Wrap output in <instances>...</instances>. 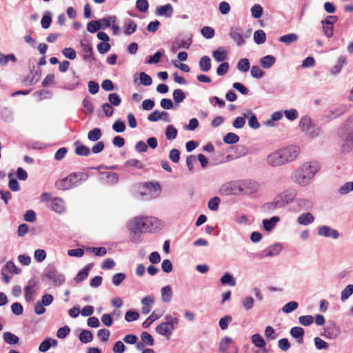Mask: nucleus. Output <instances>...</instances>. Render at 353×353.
<instances>
[{"label":"nucleus","mask_w":353,"mask_h":353,"mask_svg":"<svg viewBox=\"0 0 353 353\" xmlns=\"http://www.w3.org/2000/svg\"><path fill=\"white\" fill-rule=\"evenodd\" d=\"M259 188L257 181L252 179L241 180V194L251 195L256 193Z\"/></svg>","instance_id":"8"},{"label":"nucleus","mask_w":353,"mask_h":353,"mask_svg":"<svg viewBox=\"0 0 353 353\" xmlns=\"http://www.w3.org/2000/svg\"><path fill=\"white\" fill-rule=\"evenodd\" d=\"M299 128L302 132L312 138L317 137L320 134V129L316 126L311 118L307 116H305L301 119Z\"/></svg>","instance_id":"4"},{"label":"nucleus","mask_w":353,"mask_h":353,"mask_svg":"<svg viewBox=\"0 0 353 353\" xmlns=\"http://www.w3.org/2000/svg\"><path fill=\"white\" fill-rule=\"evenodd\" d=\"M252 342L259 348L265 347L266 343L263 338L259 334H254L251 337Z\"/></svg>","instance_id":"42"},{"label":"nucleus","mask_w":353,"mask_h":353,"mask_svg":"<svg viewBox=\"0 0 353 353\" xmlns=\"http://www.w3.org/2000/svg\"><path fill=\"white\" fill-rule=\"evenodd\" d=\"M233 343V340L228 337L225 336L219 342V350L222 353H226V351H228V346Z\"/></svg>","instance_id":"38"},{"label":"nucleus","mask_w":353,"mask_h":353,"mask_svg":"<svg viewBox=\"0 0 353 353\" xmlns=\"http://www.w3.org/2000/svg\"><path fill=\"white\" fill-rule=\"evenodd\" d=\"M229 36L238 46H241L245 44V40L243 37V30L240 27H232L229 32Z\"/></svg>","instance_id":"13"},{"label":"nucleus","mask_w":353,"mask_h":353,"mask_svg":"<svg viewBox=\"0 0 353 353\" xmlns=\"http://www.w3.org/2000/svg\"><path fill=\"white\" fill-rule=\"evenodd\" d=\"M102 134L100 128H96L90 130L88 134V139L92 142L97 141L101 137Z\"/></svg>","instance_id":"43"},{"label":"nucleus","mask_w":353,"mask_h":353,"mask_svg":"<svg viewBox=\"0 0 353 353\" xmlns=\"http://www.w3.org/2000/svg\"><path fill=\"white\" fill-rule=\"evenodd\" d=\"M220 203L221 199L217 196H214L209 200L208 207L212 211H216L219 209Z\"/></svg>","instance_id":"60"},{"label":"nucleus","mask_w":353,"mask_h":353,"mask_svg":"<svg viewBox=\"0 0 353 353\" xmlns=\"http://www.w3.org/2000/svg\"><path fill=\"white\" fill-rule=\"evenodd\" d=\"M162 314H157L156 312H153L142 323V326L144 328L148 327L155 320L159 319Z\"/></svg>","instance_id":"47"},{"label":"nucleus","mask_w":353,"mask_h":353,"mask_svg":"<svg viewBox=\"0 0 353 353\" xmlns=\"http://www.w3.org/2000/svg\"><path fill=\"white\" fill-rule=\"evenodd\" d=\"M253 37L254 42L258 45L264 43L266 40V34L262 30L255 31Z\"/></svg>","instance_id":"40"},{"label":"nucleus","mask_w":353,"mask_h":353,"mask_svg":"<svg viewBox=\"0 0 353 353\" xmlns=\"http://www.w3.org/2000/svg\"><path fill=\"white\" fill-rule=\"evenodd\" d=\"M239 141V137L233 132H229L223 137V142L227 144H234Z\"/></svg>","instance_id":"50"},{"label":"nucleus","mask_w":353,"mask_h":353,"mask_svg":"<svg viewBox=\"0 0 353 353\" xmlns=\"http://www.w3.org/2000/svg\"><path fill=\"white\" fill-rule=\"evenodd\" d=\"M276 58L272 55H266L260 59V64L262 68H270L275 63Z\"/></svg>","instance_id":"33"},{"label":"nucleus","mask_w":353,"mask_h":353,"mask_svg":"<svg viewBox=\"0 0 353 353\" xmlns=\"http://www.w3.org/2000/svg\"><path fill=\"white\" fill-rule=\"evenodd\" d=\"M299 304L296 301H290L285 304L282 307V311L285 314H289L298 308Z\"/></svg>","instance_id":"57"},{"label":"nucleus","mask_w":353,"mask_h":353,"mask_svg":"<svg viewBox=\"0 0 353 353\" xmlns=\"http://www.w3.org/2000/svg\"><path fill=\"white\" fill-rule=\"evenodd\" d=\"M178 131L173 125H169L165 129V137L168 140H173L176 139Z\"/></svg>","instance_id":"52"},{"label":"nucleus","mask_w":353,"mask_h":353,"mask_svg":"<svg viewBox=\"0 0 353 353\" xmlns=\"http://www.w3.org/2000/svg\"><path fill=\"white\" fill-rule=\"evenodd\" d=\"M266 163L268 165L274 168L281 167L287 164L280 149L268 155Z\"/></svg>","instance_id":"5"},{"label":"nucleus","mask_w":353,"mask_h":353,"mask_svg":"<svg viewBox=\"0 0 353 353\" xmlns=\"http://www.w3.org/2000/svg\"><path fill=\"white\" fill-rule=\"evenodd\" d=\"M141 302L143 305L142 307V313L146 315L149 314L152 310V307L154 303V297L153 295H148L142 298Z\"/></svg>","instance_id":"17"},{"label":"nucleus","mask_w":353,"mask_h":353,"mask_svg":"<svg viewBox=\"0 0 353 353\" xmlns=\"http://www.w3.org/2000/svg\"><path fill=\"white\" fill-rule=\"evenodd\" d=\"M314 221V216L309 212L300 214L296 219L297 223L301 225H308Z\"/></svg>","instance_id":"22"},{"label":"nucleus","mask_w":353,"mask_h":353,"mask_svg":"<svg viewBox=\"0 0 353 353\" xmlns=\"http://www.w3.org/2000/svg\"><path fill=\"white\" fill-rule=\"evenodd\" d=\"M185 99V94L181 89H176L173 92V99L175 103L179 104Z\"/></svg>","instance_id":"55"},{"label":"nucleus","mask_w":353,"mask_h":353,"mask_svg":"<svg viewBox=\"0 0 353 353\" xmlns=\"http://www.w3.org/2000/svg\"><path fill=\"white\" fill-rule=\"evenodd\" d=\"M192 38H188L187 39H176L174 41V45L177 46V48L188 49L190 45L192 44Z\"/></svg>","instance_id":"44"},{"label":"nucleus","mask_w":353,"mask_h":353,"mask_svg":"<svg viewBox=\"0 0 353 353\" xmlns=\"http://www.w3.org/2000/svg\"><path fill=\"white\" fill-rule=\"evenodd\" d=\"M175 327L168 324V323L163 322L161 324L158 325L156 327V332L161 335L165 336L168 339H169L172 332L175 330Z\"/></svg>","instance_id":"16"},{"label":"nucleus","mask_w":353,"mask_h":353,"mask_svg":"<svg viewBox=\"0 0 353 353\" xmlns=\"http://www.w3.org/2000/svg\"><path fill=\"white\" fill-rule=\"evenodd\" d=\"M75 146V154L78 156L81 157H88L90 154V149L84 145H82L79 141H77L74 143Z\"/></svg>","instance_id":"24"},{"label":"nucleus","mask_w":353,"mask_h":353,"mask_svg":"<svg viewBox=\"0 0 353 353\" xmlns=\"http://www.w3.org/2000/svg\"><path fill=\"white\" fill-rule=\"evenodd\" d=\"M103 179L109 184H115L119 181V176L117 173L112 172H105L101 174Z\"/></svg>","instance_id":"30"},{"label":"nucleus","mask_w":353,"mask_h":353,"mask_svg":"<svg viewBox=\"0 0 353 353\" xmlns=\"http://www.w3.org/2000/svg\"><path fill=\"white\" fill-rule=\"evenodd\" d=\"M321 166L316 161H306L292 172L291 181L297 186L305 188L312 183Z\"/></svg>","instance_id":"1"},{"label":"nucleus","mask_w":353,"mask_h":353,"mask_svg":"<svg viewBox=\"0 0 353 353\" xmlns=\"http://www.w3.org/2000/svg\"><path fill=\"white\" fill-rule=\"evenodd\" d=\"M130 241L132 243H136V244L140 243L143 240V237H142V234H141L143 232H141L140 231H137L134 230H130Z\"/></svg>","instance_id":"54"},{"label":"nucleus","mask_w":353,"mask_h":353,"mask_svg":"<svg viewBox=\"0 0 353 353\" xmlns=\"http://www.w3.org/2000/svg\"><path fill=\"white\" fill-rule=\"evenodd\" d=\"M353 294V285H347L341 292V299L342 301L347 300Z\"/></svg>","instance_id":"58"},{"label":"nucleus","mask_w":353,"mask_h":353,"mask_svg":"<svg viewBox=\"0 0 353 353\" xmlns=\"http://www.w3.org/2000/svg\"><path fill=\"white\" fill-rule=\"evenodd\" d=\"M9 61L15 63L17 61L15 55L13 54L6 55L0 52V65L4 66L7 65Z\"/></svg>","instance_id":"45"},{"label":"nucleus","mask_w":353,"mask_h":353,"mask_svg":"<svg viewBox=\"0 0 353 353\" xmlns=\"http://www.w3.org/2000/svg\"><path fill=\"white\" fill-rule=\"evenodd\" d=\"M88 179V174L85 172H73L65 178L57 180L54 186L59 190H68L77 187L82 182L87 181Z\"/></svg>","instance_id":"3"},{"label":"nucleus","mask_w":353,"mask_h":353,"mask_svg":"<svg viewBox=\"0 0 353 353\" xmlns=\"http://www.w3.org/2000/svg\"><path fill=\"white\" fill-rule=\"evenodd\" d=\"M3 340L9 345H16L19 342V338L10 332H6L3 334Z\"/></svg>","instance_id":"34"},{"label":"nucleus","mask_w":353,"mask_h":353,"mask_svg":"<svg viewBox=\"0 0 353 353\" xmlns=\"http://www.w3.org/2000/svg\"><path fill=\"white\" fill-rule=\"evenodd\" d=\"M172 13L173 8L170 3L159 6L156 10V14L165 17H170L172 15Z\"/></svg>","instance_id":"23"},{"label":"nucleus","mask_w":353,"mask_h":353,"mask_svg":"<svg viewBox=\"0 0 353 353\" xmlns=\"http://www.w3.org/2000/svg\"><path fill=\"white\" fill-rule=\"evenodd\" d=\"M125 30L124 32L126 35H130L134 33L137 30V25L134 21L130 19H127L124 22Z\"/></svg>","instance_id":"35"},{"label":"nucleus","mask_w":353,"mask_h":353,"mask_svg":"<svg viewBox=\"0 0 353 353\" xmlns=\"http://www.w3.org/2000/svg\"><path fill=\"white\" fill-rule=\"evenodd\" d=\"M283 246L280 243H275L257 254L260 259L272 257L278 255L282 250Z\"/></svg>","instance_id":"9"},{"label":"nucleus","mask_w":353,"mask_h":353,"mask_svg":"<svg viewBox=\"0 0 353 353\" xmlns=\"http://www.w3.org/2000/svg\"><path fill=\"white\" fill-rule=\"evenodd\" d=\"M220 281L223 285H228L230 286H234L236 285V281L230 273H225L221 278Z\"/></svg>","instance_id":"46"},{"label":"nucleus","mask_w":353,"mask_h":353,"mask_svg":"<svg viewBox=\"0 0 353 353\" xmlns=\"http://www.w3.org/2000/svg\"><path fill=\"white\" fill-rule=\"evenodd\" d=\"M346 63V57L345 56H341L337 59V63L330 70V73L334 75H338L341 71L343 65Z\"/></svg>","instance_id":"28"},{"label":"nucleus","mask_w":353,"mask_h":353,"mask_svg":"<svg viewBox=\"0 0 353 353\" xmlns=\"http://www.w3.org/2000/svg\"><path fill=\"white\" fill-rule=\"evenodd\" d=\"M322 24H323V32H324L325 35L327 38H331L333 36V31H334L333 24L334 23H331L330 22L325 23L324 21H322Z\"/></svg>","instance_id":"59"},{"label":"nucleus","mask_w":353,"mask_h":353,"mask_svg":"<svg viewBox=\"0 0 353 353\" xmlns=\"http://www.w3.org/2000/svg\"><path fill=\"white\" fill-rule=\"evenodd\" d=\"M339 334V328L336 325L335 323H332L330 325H327L324 329V332L322 334L325 338L327 339H335Z\"/></svg>","instance_id":"19"},{"label":"nucleus","mask_w":353,"mask_h":353,"mask_svg":"<svg viewBox=\"0 0 353 353\" xmlns=\"http://www.w3.org/2000/svg\"><path fill=\"white\" fill-rule=\"evenodd\" d=\"M276 197L280 203V206L284 208L291 203H294L296 192L291 189H287L277 194Z\"/></svg>","instance_id":"6"},{"label":"nucleus","mask_w":353,"mask_h":353,"mask_svg":"<svg viewBox=\"0 0 353 353\" xmlns=\"http://www.w3.org/2000/svg\"><path fill=\"white\" fill-rule=\"evenodd\" d=\"M148 119L150 121L156 122L162 120L165 122H170L169 114L165 111L160 112L159 110H154L148 116Z\"/></svg>","instance_id":"15"},{"label":"nucleus","mask_w":353,"mask_h":353,"mask_svg":"<svg viewBox=\"0 0 353 353\" xmlns=\"http://www.w3.org/2000/svg\"><path fill=\"white\" fill-rule=\"evenodd\" d=\"M280 150L287 164L294 161L300 154V148L294 145L282 148Z\"/></svg>","instance_id":"7"},{"label":"nucleus","mask_w":353,"mask_h":353,"mask_svg":"<svg viewBox=\"0 0 353 353\" xmlns=\"http://www.w3.org/2000/svg\"><path fill=\"white\" fill-rule=\"evenodd\" d=\"M314 207L313 201L307 198L297 197L295 199L294 208L298 210L310 211Z\"/></svg>","instance_id":"12"},{"label":"nucleus","mask_w":353,"mask_h":353,"mask_svg":"<svg viewBox=\"0 0 353 353\" xmlns=\"http://www.w3.org/2000/svg\"><path fill=\"white\" fill-rule=\"evenodd\" d=\"M1 115L3 120L10 122L13 119V112L8 108H4L1 111Z\"/></svg>","instance_id":"56"},{"label":"nucleus","mask_w":353,"mask_h":353,"mask_svg":"<svg viewBox=\"0 0 353 353\" xmlns=\"http://www.w3.org/2000/svg\"><path fill=\"white\" fill-rule=\"evenodd\" d=\"M80 44L81 47L82 59L85 61L89 63L94 60V57L93 56V49L92 46L84 41H81Z\"/></svg>","instance_id":"14"},{"label":"nucleus","mask_w":353,"mask_h":353,"mask_svg":"<svg viewBox=\"0 0 353 353\" xmlns=\"http://www.w3.org/2000/svg\"><path fill=\"white\" fill-rule=\"evenodd\" d=\"M230 185L232 195L241 194V180L230 181Z\"/></svg>","instance_id":"48"},{"label":"nucleus","mask_w":353,"mask_h":353,"mask_svg":"<svg viewBox=\"0 0 353 353\" xmlns=\"http://www.w3.org/2000/svg\"><path fill=\"white\" fill-rule=\"evenodd\" d=\"M251 13L254 19H259L262 16L263 8L259 4H255L251 8Z\"/></svg>","instance_id":"64"},{"label":"nucleus","mask_w":353,"mask_h":353,"mask_svg":"<svg viewBox=\"0 0 353 353\" xmlns=\"http://www.w3.org/2000/svg\"><path fill=\"white\" fill-rule=\"evenodd\" d=\"M91 267L92 264H88L83 270H80L75 276L74 281L77 283H80L85 280L88 276V272Z\"/></svg>","instance_id":"36"},{"label":"nucleus","mask_w":353,"mask_h":353,"mask_svg":"<svg viewBox=\"0 0 353 353\" xmlns=\"http://www.w3.org/2000/svg\"><path fill=\"white\" fill-rule=\"evenodd\" d=\"M79 340L83 343H88L93 340V334L91 331L83 330L79 334Z\"/></svg>","instance_id":"37"},{"label":"nucleus","mask_w":353,"mask_h":353,"mask_svg":"<svg viewBox=\"0 0 353 353\" xmlns=\"http://www.w3.org/2000/svg\"><path fill=\"white\" fill-rule=\"evenodd\" d=\"M290 335L297 339V342L300 344L303 343L304 329L301 327H293L290 330Z\"/></svg>","instance_id":"25"},{"label":"nucleus","mask_w":353,"mask_h":353,"mask_svg":"<svg viewBox=\"0 0 353 353\" xmlns=\"http://www.w3.org/2000/svg\"><path fill=\"white\" fill-rule=\"evenodd\" d=\"M45 276L54 285H61L65 281L63 275L60 274L54 266H49L47 268Z\"/></svg>","instance_id":"10"},{"label":"nucleus","mask_w":353,"mask_h":353,"mask_svg":"<svg viewBox=\"0 0 353 353\" xmlns=\"http://www.w3.org/2000/svg\"><path fill=\"white\" fill-rule=\"evenodd\" d=\"M50 208L57 213H62L65 210V202L62 199L55 197L52 199Z\"/></svg>","instance_id":"20"},{"label":"nucleus","mask_w":353,"mask_h":353,"mask_svg":"<svg viewBox=\"0 0 353 353\" xmlns=\"http://www.w3.org/2000/svg\"><path fill=\"white\" fill-rule=\"evenodd\" d=\"M163 227V221L154 216H137L128 223L129 230L141 232H154L161 230Z\"/></svg>","instance_id":"2"},{"label":"nucleus","mask_w":353,"mask_h":353,"mask_svg":"<svg viewBox=\"0 0 353 353\" xmlns=\"http://www.w3.org/2000/svg\"><path fill=\"white\" fill-rule=\"evenodd\" d=\"M237 69L241 71L245 72L249 70L250 68V63L248 59H241L237 63Z\"/></svg>","instance_id":"51"},{"label":"nucleus","mask_w":353,"mask_h":353,"mask_svg":"<svg viewBox=\"0 0 353 353\" xmlns=\"http://www.w3.org/2000/svg\"><path fill=\"white\" fill-rule=\"evenodd\" d=\"M36 282L30 281L24 288L25 299L28 302L33 300V296L35 293Z\"/></svg>","instance_id":"21"},{"label":"nucleus","mask_w":353,"mask_h":353,"mask_svg":"<svg viewBox=\"0 0 353 353\" xmlns=\"http://www.w3.org/2000/svg\"><path fill=\"white\" fill-rule=\"evenodd\" d=\"M139 79L141 83L145 86H149L152 83V79L151 77L144 72H140Z\"/></svg>","instance_id":"63"},{"label":"nucleus","mask_w":353,"mask_h":353,"mask_svg":"<svg viewBox=\"0 0 353 353\" xmlns=\"http://www.w3.org/2000/svg\"><path fill=\"white\" fill-rule=\"evenodd\" d=\"M52 22L51 12L46 11L41 21V24L43 28L47 29L50 27Z\"/></svg>","instance_id":"53"},{"label":"nucleus","mask_w":353,"mask_h":353,"mask_svg":"<svg viewBox=\"0 0 353 353\" xmlns=\"http://www.w3.org/2000/svg\"><path fill=\"white\" fill-rule=\"evenodd\" d=\"M9 183L8 188L13 192H18L20 190L19 183L17 180L13 178V174H8Z\"/></svg>","instance_id":"49"},{"label":"nucleus","mask_w":353,"mask_h":353,"mask_svg":"<svg viewBox=\"0 0 353 353\" xmlns=\"http://www.w3.org/2000/svg\"><path fill=\"white\" fill-rule=\"evenodd\" d=\"M161 299L163 303H169L172 297V291L170 285H165L161 290Z\"/></svg>","instance_id":"29"},{"label":"nucleus","mask_w":353,"mask_h":353,"mask_svg":"<svg viewBox=\"0 0 353 353\" xmlns=\"http://www.w3.org/2000/svg\"><path fill=\"white\" fill-rule=\"evenodd\" d=\"M350 192H353V181L346 182L338 190V193L342 196L346 195Z\"/></svg>","instance_id":"41"},{"label":"nucleus","mask_w":353,"mask_h":353,"mask_svg":"<svg viewBox=\"0 0 353 353\" xmlns=\"http://www.w3.org/2000/svg\"><path fill=\"white\" fill-rule=\"evenodd\" d=\"M317 234L319 236L331 238L334 240L339 239L340 236L338 230L326 225H321L317 228Z\"/></svg>","instance_id":"11"},{"label":"nucleus","mask_w":353,"mask_h":353,"mask_svg":"<svg viewBox=\"0 0 353 353\" xmlns=\"http://www.w3.org/2000/svg\"><path fill=\"white\" fill-rule=\"evenodd\" d=\"M58 345V341L52 338H47L43 340L39 345L38 350L40 352L45 353L52 347H56Z\"/></svg>","instance_id":"18"},{"label":"nucleus","mask_w":353,"mask_h":353,"mask_svg":"<svg viewBox=\"0 0 353 353\" xmlns=\"http://www.w3.org/2000/svg\"><path fill=\"white\" fill-rule=\"evenodd\" d=\"M212 57L217 62H221L226 59L227 52L221 48H219L216 50L212 52Z\"/></svg>","instance_id":"39"},{"label":"nucleus","mask_w":353,"mask_h":353,"mask_svg":"<svg viewBox=\"0 0 353 353\" xmlns=\"http://www.w3.org/2000/svg\"><path fill=\"white\" fill-rule=\"evenodd\" d=\"M3 270L6 271H9L10 272L14 273L16 274H19L21 270L19 269L13 261H9L6 263L5 265L2 267Z\"/></svg>","instance_id":"61"},{"label":"nucleus","mask_w":353,"mask_h":353,"mask_svg":"<svg viewBox=\"0 0 353 353\" xmlns=\"http://www.w3.org/2000/svg\"><path fill=\"white\" fill-rule=\"evenodd\" d=\"M117 21L115 16H111L108 18H102L98 20L100 29L105 30L114 23Z\"/></svg>","instance_id":"32"},{"label":"nucleus","mask_w":353,"mask_h":353,"mask_svg":"<svg viewBox=\"0 0 353 353\" xmlns=\"http://www.w3.org/2000/svg\"><path fill=\"white\" fill-rule=\"evenodd\" d=\"M299 39L298 34L295 33H289L283 35L279 38V41L281 43H285L287 46H290L293 43H295Z\"/></svg>","instance_id":"26"},{"label":"nucleus","mask_w":353,"mask_h":353,"mask_svg":"<svg viewBox=\"0 0 353 353\" xmlns=\"http://www.w3.org/2000/svg\"><path fill=\"white\" fill-rule=\"evenodd\" d=\"M279 221V218L278 216H272L269 219H263V225L267 232L272 231L274 227L276 226V223Z\"/></svg>","instance_id":"27"},{"label":"nucleus","mask_w":353,"mask_h":353,"mask_svg":"<svg viewBox=\"0 0 353 353\" xmlns=\"http://www.w3.org/2000/svg\"><path fill=\"white\" fill-rule=\"evenodd\" d=\"M199 68L202 72H207L211 69V59L208 56L202 57L199 62Z\"/></svg>","instance_id":"31"},{"label":"nucleus","mask_w":353,"mask_h":353,"mask_svg":"<svg viewBox=\"0 0 353 353\" xmlns=\"http://www.w3.org/2000/svg\"><path fill=\"white\" fill-rule=\"evenodd\" d=\"M112 129L117 133H121L125 130V124L123 121L118 119L113 123Z\"/></svg>","instance_id":"62"}]
</instances>
